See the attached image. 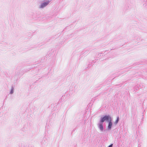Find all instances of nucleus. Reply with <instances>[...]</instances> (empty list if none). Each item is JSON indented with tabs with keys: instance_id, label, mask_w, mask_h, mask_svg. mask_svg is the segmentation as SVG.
<instances>
[{
	"instance_id": "obj_1",
	"label": "nucleus",
	"mask_w": 147,
	"mask_h": 147,
	"mask_svg": "<svg viewBox=\"0 0 147 147\" xmlns=\"http://www.w3.org/2000/svg\"><path fill=\"white\" fill-rule=\"evenodd\" d=\"M111 117L109 116L105 115L101 118L100 121L101 123H103L105 120L111 121Z\"/></svg>"
},
{
	"instance_id": "obj_2",
	"label": "nucleus",
	"mask_w": 147,
	"mask_h": 147,
	"mask_svg": "<svg viewBox=\"0 0 147 147\" xmlns=\"http://www.w3.org/2000/svg\"><path fill=\"white\" fill-rule=\"evenodd\" d=\"M111 120H112V119H111V121H109V125L108 126V128L109 129H110L111 128V126L112 125V123L111 122Z\"/></svg>"
},
{
	"instance_id": "obj_3",
	"label": "nucleus",
	"mask_w": 147,
	"mask_h": 147,
	"mask_svg": "<svg viewBox=\"0 0 147 147\" xmlns=\"http://www.w3.org/2000/svg\"><path fill=\"white\" fill-rule=\"evenodd\" d=\"M49 2H45L43 3L40 6L41 8H43L45 6H46L47 4L49 3Z\"/></svg>"
},
{
	"instance_id": "obj_4",
	"label": "nucleus",
	"mask_w": 147,
	"mask_h": 147,
	"mask_svg": "<svg viewBox=\"0 0 147 147\" xmlns=\"http://www.w3.org/2000/svg\"><path fill=\"white\" fill-rule=\"evenodd\" d=\"M99 127L101 131H103V127L102 124V123L99 124Z\"/></svg>"
},
{
	"instance_id": "obj_5",
	"label": "nucleus",
	"mask_w": 147,
	"mask_h": 147,
	"mask_svg": "<svg viewBox=\"0 0 147 147\" xmlns=\"http://www.w3.org/2000/svg\"><path fill=\"white\" fill-rule=\"evenodd\" d=\"M119 121V117H118L117 118V119L116 120V121L115 122V124H117V123H118Z\"/></svg>"
},
{
	"instance_id": "obj_6",
	"label": "nucleus",
	"mask_w": 147,
	"mask_h": 147,
	"mask_svg": "<svg viewBox=\"0 0 147 147\" xmlns=\"http://www.w3.org/2000/svg\"><path fill=\"white\" fill-rule=\"evenodd\" d=\"M113 146V144H111L108 147H112Z\"/></svg>"
},
{
	"instance_id": "obj_7",
	"label": "nucleus",
	"mask_w": 147,
	"mask_h": 147,
	"mask_svg": "<svg viewBox=\"0 0 147 147\" xmlns=\"http://www.w3.org/2000/svg\"><path fill=\"white\" fill-rule=\"evenodd\" d=\"M13 93V90H12L11 91V93L12 94Z\"/></svg>"
}]
</instances>
